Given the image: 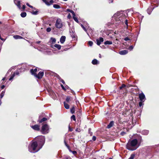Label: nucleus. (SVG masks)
Returning <instances> with one entry per match:
<instances>
[{
  "label": "nucleus",
  "mask_w": 159,
  "mask_h": 159,
  "mask_svg": "<svg viewBox=\"0 0 159 159\" xmlns=\"http://www.w3.org/2000/svg\"><path fill=\"white\" fill-rule=\"evenodd\" d=\"M39 140L38 142H34L32 143L30 146L28 147L29 151L32 153H35L38 151L43 145L45 139L43 136H39L38 137Z\"/></svg>",
  "instance_id": "nucleus-1"
},
{
  "label": "nucleus",
  "mask_w": 159,
  "mask_h": 159,
  "mask_svg": "<svg viewBox=\"0 0 159 159\" xmlns=\"http://www.w3.org/2000/svg\"><path fill=\"white\" fill-rule=\"evenodd\" d=\"M138 140L136 139H133L128 141L126 145V148L130 151H134L136 150L139 147L137 146Z\"/></svg>",
  "instance_id": "nucleus-2"
},
{
  "label": "nucleus",
  "mask_w": 159,
  "mask_h": 159,
  "mask_svg": "<svg viewBox=\"0 0 159 159\" xmlns=\"http://www.w3.org/2000/svg\"><path fill=\"white\" fill-rule=\"evenodd\" d=\"M125 17V15L122 11L117 12L114 14L113 16L116 21L120 24L122 23Z\"/></svg>",
  "instance_id": "nucleus-3"
},
{
  "label": "nucleus",
  "mask_w": 159,
  "mask_h": 159,
  "mask_svg": "<svg viewBox=\"0 0 159 159\" xmlns=\"http://www.w3.org/2000/svg\"><path fill=\"white\" fill-rule=\"evenodd\" d=\"M41 132L43 134H46L49 132V126L46 124L43 125L42 127Z\"/></svg>",
  "instance_id": "nucleus-4"
},
{
  "label": "nucleus",
  "mask_w": 159,
  "mask_h": 159,
  "mask_svg": "<svg viewBox=\"0 0 159 159\" xmlns=\"http://www.w3.org/2000/svg\"><path fill=\"white\" fill-rule=\"evenodd\" d=\"M62 26L63 24L61 19L60 18L57 19L55 23V26L56 28L60 29L62 28Z\"/></svg>",
  "instance_id": "nucleus-5"
},
{
  "label": "nucleus",
  "mask_w": 159,
  "mask_h": 159,
  "mask_svg": "<svg viewBox=\"0 0 159 159\" xmlns=\"http://www.w3.org/2000/svg\"><path fill=\"white\" fill-rule=\"evenodd\" d=\"M43 72L41 71L39 72L38 75L36 74L35 75H34V76L38 79H40L42 78L43 75Z\"/></svg>",
  "instance_id": "nucleus-6"
},
{
  "label": "nucleus",
  "mask_w": 159,
  "mask_h": 159,
  "mask_svg": "<svg viewBox=\"0 0 159 159\" xmlns=\"http://www.w3.org/2000/svg\"><path fill=\"white\" fill-rule=\"evenodd\" d=\"M139 98L141 101L142 102H144V101L145 98V96L143 93L139 94Z\"/></svg>",
  "instance_id": "nucleus-7"
},
{
  "label": "nucleus",
  "mask_w": 159,
  "mask_h": 159,
  "mask_svg": "<svg viewBox=\"0 0 159 159\" xmlns=\"http://www.w3.org/2000/svg\"><path fill=\"white\" fill-rule=\"evenodd\" d=\"M104 41V39L102 37H100L99 39H97L96 42L97 44L98 45H99L101 42H103Z\"/></svg>",
  "instance_id": "nucleus-8"
},
{
  "label": "nucleus",
  "mask_w": 159,
  "mask_h": 159,
  "mask_svg": "<svg viewBox=\"0 0 159 159\" xmlns=\"http://www.w3.org/2000/svg\"><path fill=\"white\" fill-rule=\"evenodd\" d=\"M32 128L34 130L39 131V126L37 125L32 126Z\"/></svg>",
  "instance_id": "nucleus-9"
},
{
  "label": "nucleus",
  "mask_w": 159,
  "mask_h": 159,
  "mask_svg": "<svg viewBox=\"0 0 159 159\" xmlns=\"http://www.w3.org/2000/svg\"><path fill=\"white\" fill-rule=\"evenodd\" d=\"M14 2L15 3L19 9H20L21 6H20V2L19 1L14 0Z\"/></svg>",
  "instance_id": "nucleus-10"
},
{
  "label": "nucleus",
  "mask_w": 159,
  "mask_h": 159,
  "mask_svg": "<svg viewBox=\"0 0 159 159\" xmlns=\"http://www.w3.org/2000/svg\"><path fill=\"white\" fill-rule=\"evenodd\" d=\"M66 37L65 36H62L60 38V42L61 43H63L65 41Z\"/></svg>",
  "instance_id": "nucleus-11"
},
{
  "label": "nucleus",
  "mask_w": 159,
  "mask_h": 159,
  "mask_svg": "<svg viewBox=\"0 0 159 159\" xmlns=\"http://www.w3.org/2000/svg\"><path fill=\"white\" fill-rule=\"evenodd\" d=\"M128 51L127 50H124L120 51L119 53L122 55H124L127 53Z\"/></svg>",
  "instance_id": "nucleus-12"
},
{
  "label": "nucleus",
  "mask_w": 159,
  "mask_h": 159,
  "mask_svg": "<svg viewBox=\"0 0 159 159\" xmlns=\"http://www.w3.org/2000/svg\"><path fill=\"white\" fill-rule=\"evenodd\" d=\"M37 71V68H35L34 69V70H33V69H31L30 70V72L31 73V74L33 75H35L36 74H35V72H36Z\"/></svg>",
  "instance_id": "nucleus-13"
},
{
  "label": "nucleus",
  "mask_w": 159,
  "mask_h": 159,
  "mask_svg": "<svg viewBox=\"0 0 159 159\" xmlns=\"http://www.w3.org/2000/svg\"><path fill=\"white\" fill-rule=\"evenodd\" d=\"M92 63L93 65H96L99 64V62L96 59H94L92 61Z\"/></svg>",
  "instance_id": "nucleus-14"
},
{
  "label": "nucleus",
  "mask_w": 159,
  "mask_h": 159,
  "mask_svg": "<svg viewBox=\"0 0 159 159\" xmlns=\"http://www.w3.org/2000/svg\"><path fill=\"white\" fill-rule=\"evenodd\" d=\"M114 122L113 121H111L109 125L107 126V128L108 129H109L113 125Z\"/></svg>",
  "instance_id": "nucleus-15"
},
{
  "label": "nucleus",
  "mask_w": 159,
  "mask_h": 159,
  "mask_svg": "<svg viewBox=\"0 0 159 159\" xmlns=\"http://www.w3.org/2000/svg\"><path fill=\"white\" fill-rule=\"evenodd\" d=\"M149 133V131L148 130H144L143 131H142V134H143L144 135H147Z\"/></svg>",
  "instance_id": "nucleus-16"
},
{
  "label": "nucleus",
  "mask_w": 159,
  "mask_h": 159,
  "mask_svg": "<svg viewBox=\"0 0 159 159\" xmlns=\"http://www.w3.org/2000/svg\"><path fill=\"white\" fill-rule=\"evenodd\" d=\"M152 7H150L147 9V11L148 13L149 14H150L152 10Z\"/></svg>",
  "instance_id": "nucleus-17"
},
{
  "label": "nucleus",
  "mask_w": 159,
  "mask_h": 159,
  "mask_svg": "<svg viewBox=\"0 0 159 159\" xmlns=\"http://www.w3.org/2000/svg\"><path fill=\"white\" fill-rule=\"evenodd\" d=\"M13 37L15 39H21L23 38L22 37L18 35H14Z\"/></svg>",
  "instance_id": "nucleus-18"
},
{
  "label": "nucleus",
  "mask_w": 159,
  "mask_h": 159,
  "mask_svg": "<svg viewBox=\"0 0 159 159\" xmlns=\"http://www.w3.org/2000/svg\"><path fill=\"white\" fill-rule=\"evenodd\" d=\"M54 47L55 48H57L58 50L60 49L61 47L60 45L58 44H55L54 45Z\"/></svg>",
  "instance_id": "nucleus-19"
},
{
  "label": "nucleus",
  "mask_w": 159,
  "mask_h": 159,
  "mask_svg": "<svg viewBox=\"0 0 159 159\" xmlns=\"http://www.w3.org/2000/svg\"><path fill=\"white\" fill-rule=\"evenodd\" d=\"M64 105L65 108L66 109H68L69 108V105L66 103V102H64Z\"/></svg>",
  "instance_id": "nucleus-20"
},
{
  "label": "nucleus",
  "mask_w": 159,
  "mask_h": 159,
  "mask_svg": "<svg viewBox=\"0 0 159 159\" xmlns=\"http://www.w3.org/2000/svg\"><path fill=\"white\" fill-rule=\"evenodd\" d=\"M5 93V91H3L0 94V98L1 99H2L3 97L4 96Z\"/></svg>",
  "instance_id": "nucleus-21"
},
{
  "label": "nucleus",
  "mask_w": 159,
  "mask_h": 159,
  "mask_svg": "<svg viewBox=\"0 0 159 159\" xmlns=\"http://www.w3.org/2000/svg\"><path fill=\"white\" fill-rule=\"evenodd\" d=\"M112 41H107L104 42V44L105 45H111L112 44Z\"/></svg>",
  "instance_id": "nucleus-22"
},
{
  "label": "nucleus",
  "mask_w": 159,
  "mask_h": 159,
  "mask_svg": "<svg viewBox=\"0 0 159 159\" xmlns=\"http://www.w3.org/2000/svg\"><path fill=\"white\" fill-rule=\"evenodd\" d=\"M53 7L55 8L59 9L61 8L60 6L58 4H54Z\"/></svg>",
  "instance_id": "nucleus-23"
},
{
  "label": "nucleus",
  "mask_w": 159,
  "mask_h": 159,
  "mask_svg": "<svg viewBox=\"0 0 159 159\" xmlns=\"http://www.w3.org/2000/svg\"><path fill=\"white\" fill-rule=\"evenodd\" d=\"M21 16L22 17H25L26 16V13L25 12H22L20 14Z\"/></svg>",
  "instance_id": "nucleus-24"
},
{
  "label": "nucleus",
  "mask_w": 159,
  "mask_h": 159,
  "mask_svg": "<svg viewBox=\"0 0 159 159\" xmlns=\"http://www.w3.org/2000/svg\"><path fill=\"white\" fill-rule=\"evenodd\" d=\"M43 2H44L47 5L49 6L51 4L49 3L48 1H46V0H42Z\"/></svg>",
  "instance_id": "nucleus-25"
},
{
  "label": "nucleus",
  "mask_w": 159,
  "mask_h": 159,
  "mask_svg": "<svg viewBox=\"0 0 159 159\" xmlns=\"http://www.w3.org/2000/svg\"><path fill=\"white\" fill-rule=\"evenodd\" d=\"M47 120V118L44 117V118H43L41 120L39 121V122L40 123H42V122H43V121H44Z\"/></svg>",
  "instance_id": "nucleus-26"
},
{
  "label": "nucleus",
  "mask_w": 159,
  "mask_h": 159,
  "mask_svg": "<svg viewBox=\"0 0 159 159\" xmlns=\"http://www.w3.org/2000/svg\"><path fill=\"white\" fill-rule=\"evenodd\" d=\"M51 41L52 42V43H54L56 42V39L55 38H51Z\"/></svg>",
  "instance_id": "nucleus-27"
},
{
  "label": "nucleus",
  "mask_w": 159,
  "mask_h": 159,
  "mask_svg": "<svg viewBox=\"0 0 159 159\" xmlns=\"http://www.w3.org/2000/svg\"><path fill=\"white\" fill-rule=\"evenodd\" d=\"M15 76V73H14L10 77V78L9 79V80H12L13 79V78Z\"/></svg>",
  "instance_id": "nucleus-28"
},
{
  "label": "nucleus",
  "mask_w": 159,
  "mask_h": 159,
  "mask_svg": "<svg viewBox=\"0 0 159 159\" xmlns=\"http://www.w3.org/2000/svg\"><path fill=\"white\" fill-rule=\"evenodd\" d=\"M73 18L74 20L76 22L78 23L79 22V21H78L77 18L75 16H73Z\"/></svg>",
  "instance_id": "nucleus-29"
},
{
  "label": "nucleus",
  "mask_w": 159,
  "mask_h": 159,
  "mask_svg": "<svg viewBox=\"0 0 159 159\" xmlns=\"http://www.w3.org/2000/svg\"><path fill=\"white\" fill-rule=\"evenodd\" d=\"M126 87V85L124 84L122 85L121 86L119 87L120 89H122L123 88H125Z\"/></svg>",
  "instance_id": "nucleus-30"
},
{
  "label": "nucleus",
  "mask_w": 159,
  "mask_h": 159,
  "mask_svg": "<svg viewBox=\"0 0 159 159\" xmlns=\"http://www.w3.org/2000/svg\"><path fill=\"white\" fill-rule=\"evenodd\" d=\"M81 26L84 29V30L87 33V34L89 35L88 34L87 32V30L86 29V28L83 25L81 24Z\"/></svg>",
  "instance_id": "nucleus-31"
},
{
  "label": "nucleus",
  "mask_w": 159,
  "mask_h": 159,
  "mask_svg": "<svg viewBox=\"0 0 159 159\" xmlns=\"http://www.w3.org/2000/svg\"><path fill=\"white\" fill-rule=\"evenodd\" d=\"M134 156L135 155L134 154H132L128 159H133L134 158Z\"/></svg>",
  "instance_id": "nucleus-32"
},
{
  "label": "nucleus",
  "mask_w": 159,
  "mask_h": 159,
  "mask_svg": "<svg viewBox=\"0 0 159 159\" xmlns=\"http://www.w3.org/2000/svg\"><path fill=\"white\" fill-rule=\"evenodd\" d=\"M70 100V97L69 96H67L66 99V101L67 102H68Z\"/></svg>",
  "instance_id": "nucleus-33"
},
{
  "label": "nucleus",
  "mask_w": 159,
  "mask_h": 159,
  "mask_svg": "<svg viewBox=\"0 0 159 159\" xmlns=\"http://www.w3.org/2000/svg\"><path fill=\"white\" fill-rule=\"evenodd\" d=\"M69 151L72 153L74 155L77 154V152L75 151H71L70 150V149L69 150Z\"/></svg>",
  "instance_id": "nucleus-34"
},
{
  "label": "nucleus",
  "mask_w": 159,
  "mask_h": 159,
  "mask_svg": "<svg viewBox=\"0 0 159 159\" xmlns=\"http://www.w3.org/2000/svg\"><path fill=\"white\" fill-rule=\"evenodd\" d=\"M64 143H65V145L66 146V147H67V148L69 149V150H70V146L68 145V144L66 143L65 140H64Z\"/></svg>",
  "instance_id": "nucleus-35"
},
{
  "label": "nucleus",
  "mask_w": 159,
  "mask_h": 159,
  "mask_svg": "<svg viewBox=\"0 0 159 159\" xmlns=\"http://www.w3.org/2000/svg\"><path fill=\"white\" fill-rule=\"evenodd\" d=\"M32 13L33 15H37L38 14V11H32Z\"/></svg>",
  "instance_id": "nucleus-36"
},
{
  "label": "nucleus",
  "mask_w": 159,
  "mask_h": 159,
  "mask_svg": "<svg viewBox=\"0 0 159 159\" xmlns=\"http://www.w3.org/2000/svg\"><path fill=\"white\" fill-rule=\"evenodd\" d=\"M71 119H72V120H75L76 119H75V116L74 115H73L71 116Z\"/></svg>",
  "instance_id": "nucleus-37"
},
{
  "label": "nucleus",
  "mask_w": 159,
  "mask_h": 159,
  "mask_svg": "<svg viewBox=\"0 0 159 159\" xmlns=\"http://www.w3.org/2000/svg\"><path fill=\"white\" fill-rule=\"evenodd\" d=\"M71 112H72V113H73L75 111V108L74 107H73L72 108H71Z\"/></svg>",
  "instance_id": "nucleus-38"
},
{
  "label": "nucleus",
  "mask_w": 159,
  "mask_h": 159,
  "mask_svg": "<svg viewBox=\"0 0 159 159\" xmlns=\"http://www.w3.org/2000/svg\"><path fill=\"white\" fill-rule=\"evenodd\" d=\"M133 48L132 45H131L129 47L128 49L130 50H132L133 49Z\"/></svg>",
  "instance_id": "nucleus-39"
},
{
  "label": "nucleus",
  "mask_w": 159,
  "mask_h": 159,
  "mask_svg": "<svg viewBox=\"0 0 159 159\" xmlns=\"http://www.w3.org/2000/svg\"><path fill=\"white\" fill-rule=\"evenodd\" d=\"M51 28L50 27H48L47 28L46 31L47 32H50L51 31Z\"/></svg>",
  "instance_id": "nucleus-40"
},
{
  "label": "nucleus",
  "mask_w": 159,
  "mask_h": 159,
  "mask_svg": "<svg viewBox=\"0 0 159 159\" xmlns=\"http://www.w3.org/2000/svg\"><path fill=\"white\" fill-rule=\"evenodd\" d=\"M89 46H92L93 44V42L92 41H89Z\"/></svg>",
  "instance_id": "nucleus-41"
},
{
  "label": "nucleus",
  "mask_w": 159,
  "mask_h": 159,
  "mask_svg": "<svg viewBox=\"0 0 159 159\" xmlns=\"http://www.w3.org/2000/svg\"><path fill=\"white\" fill-rule=\"evenodd\" d=\"M70 12L72 14L73 16H75V14L74 11H73L72 10H70Z\"/></svg>",
  "instance_id": "nucleus-42"
},
{
  "label": "nucleus",
  "mask_w": 159,
  "mask_h": 159,
  "mask_svg": "<svg viewBox=\"0 0 159 159\" xmlns=\"http://www.w3.org/2000/svg\"><path fill=\"white\" fill-rule=\"evenodd\" d=\"M125 134H126V132H124V131H122V132H121V133H120L121 135L122 136H124Z\"/></svg>",
  "instance_id": "nucleus-43"
},
{
  "label": "nucleus",
  "mask_w": 159,
  "mask_h": 159,
  "mask_svg": "<svg viewBox=\"0 0 159 159\" xmlns=\"http://www.w3.org/2000/svg\"><path fill=\"white\" fill-rule=\"evenodd\" d=\"M124 40L125 41H128V40H130V39H129V38H128V37H127L125 38H124Z\"/></svg>",
  "instance_id": "nucleus-44"
},
{
  "label": "nucleus",
  "mask_w": 159,
  "mask_h": 159,
  "mask_svg": "<svg viewBox=\"0 0 159 159\" xmlns=\"http://www.w3.org/2000/svg\"><path fill=\"white\" fill-rule=\"evenodd\" d=\"M26 5H27L29 7H30V8H33V7L32 6L30 5L28 3H26Z\"/></svg>",
  "instance_id": "nucleus-45"
},
{
  "label": "nucleus",
  "mask_w": 159,
  "mask_h": 159,
  "mask_svg": "<svg viewBox=\"0 0 159 159\" xmlns=\"http://www.w3.org/2000/svg\"><path fill=\"white\" fill-rule=\"evenodd\" d=\"M142 102H142L141 101L139 102V106L140 107H141L142 105H143Z\"/></svg>",
  "instance_id": "nucleus-46"
},
{
  "label": "nucleus",
  "mask_w": 159,
  "mask_h": 159,
  "mask_svg": "<svg viewBox=\"0 0 159 159\" xmlns=\"http://www.w3.org/2000/svg\"><path fill=\"white\" fill-rule=\"evenodd\" d=\"M92 139L94 141H95L96 139V137L95 136H93L92 137Z\"/></svg>",
  "instance_id": "nucleus-47"
},
{
  "label": "nucleus",
  "mask_w": 159,
  "mask_h": 159,
  "mask_svg": "<svg viewBox=\"0 0 159 159\" xmlns=\"http://www.w3.org/2000/svg\"><path fill=\"white\" fill-rule=\"evenodd\" d=\"M90 130H91V129H89V133L90 134V135H92V132H91Z\"/></svg>",
  "instance_id": "nucleus-48"
},
{
  "label": "nucleus",
  "mask_w": 159,
  "mask_h": 159,
  "mask_svg": "<svg viewBox=\"0 0 159 159\" xmlns=\"http://www.w3.org/2000/svg\"><path fill=\"white\" fill-rule=\"evenodd\" d=\"M54 2V1L53 0H50L49 2V3L51 4L53 3Z\"/></svg>",
  "instance_id": "nucleus-49"
},
{
  "label": "nucleus",
  "mask_w": 159,
  "mask_h": 159,
  "mask_svg": "<svg viewBox=\"0 0 159 159\" xmlns=\"http://www.w3.org/2000/svg\"><path fill=\"white\" fill-rule=\"evenodd\" d=\"M75 131L78 132H80V129L77 128L75 130Z\"/></svg>",
  "instance_id": "nucleus-50"
},
{
  "label": "nucleus",
  "mask_w": 159,
  "mask_h": 159,
  "mask_svg": "<svg viewBox=\"0 0 159 159\" xmlns=\"http://www.w3.org/2000/svg\"><path fill=\"white\" fill-rule=\"evenodd\" d=\"M125 24L127 25V27L128 26V20L126 19L125 21Z\"/></svg>",
  "instance_id": "nucleus-51"
},
{
  "label": "nucleus",
  "mask_w": 159,
  "mask_h": 159,
  "mask_svg": "<svg viewBox=\"0 0 159 159\" xmlns=\"http://www.w3.org/2000/svg\"><path fill=\"white\" fill-rule=\"evenodd\" d=\"M57 77L59 80L60 81L61 80V78L59 76V75H58L57 76Z\"/></svg>",
  "instance_id": "nucleus-52"
},
{
  "label": "nucleus",
  "mask_w": 159,
  "mask_h": 159,
  "mask_svg": "<svg viewBox=\"0 0 159 159\" xmlns=\"http://www.w3.org/2000/svg\"><path fill=\"white\" fill-rule=\"evenodd\" d=\"M139 142H142V138H141V137H139Z\"/></svg>",
  "instance_id": "nucleus-53"
},
{
  "label": "nucleus",
  "mask_w": 159,
  "mask_h": 159,
  "mask_svg": "<svg viewBox=\"0 0 159 159\" xmlns=\"http://www.w3.org/2000/svg\"><path fill=\"white\" fill-rule=\"evenodd\" d=\"M61 87L62 88V89H63L64 90H65V89L64 86H63V85L62 84H61Z\"/></svg>",
  "instance_id": "nucleus-54"
},
{
  "label": "nucleus",
  "mask_w": 159,
  "mask_h": 159,
  "mask_svg": "<svg viewBox=\"0 0 159 159\" xmlns=\"http://www.w3.org/2000/svg\"><path fill=\"white\" fill-rule=\"evenodd\" d=\"M25 8V5H23L22 6V8L23 10H24Z\"/></svg>",
  "instance_id": "nucleus-55"
},
{
  "label": "nucleus",
  "mask_w": 159,
  "mask_h": 159,
  "mask_svg": "<svg viewBox=\"0 0 159 159\" xmlns=\"http://www.w3.org/2000/svg\"><path fill=\"white\" fill-rule=\"evenodd\" d=\"M66 159H72L70 157H66Z\"/></svg>",
  "instance_id": "nucleus-56"
},
{
  "label": "nucleus",
  "mask_w": 159,
  "mask_h": 159,
  "mask_svg": "<svg viewBox=\"0 0 159 159\" xmlns=\"http://www.w3.org/2000/svg\"><path fill=\"white\" fill-rule=\"evenodd\" d=\"M14 73L15 74V75H18L19 74V72L18 71Z\"/></svg>",
  "instance_id": "nucleus-57"
},
{
  "label": "nucleus",
  "mask_w": 159,
  "mask_h": 159,
  "mask_svg": "<svg viewBox=\"0 0 159 159\" xmlns=\"http://www.w3.org/2000/svg\"><path fill=\"white\" fill-rule=\"evenodd\" d=\"M61 82L63 84H65V81H64V80H63L62 79H61Z\"/></svg>",
  "instance_id": "nucleus-58"
},
{
  "label": "nucleus",
  "mask_w": 159,
  "mask_h": 159,
  "mask_svg": "<svg viewBox=\"0 0 159 159\" xmlns=\"http://www.w3.org/2000/svg\"><path fill=\"white\" fill-rule=\"evenodd\" d=\"M5 86L4 85H2V86L1 88L2 89H3L5 88Z\"/></svg>",
  "instance_id": "nucleus-59"
},
{
  "label": "nucleus",
  "mask_w": 159,
  "mask_h": 159,
  "mask_svg": "<svg viewBox=\"0 0 159 159\" xmlns=\"http://www.w3.org/2000/svg\"><path fill=\"white\" fill-rule=\"evenodd\" d=\"M40 42H41L40 41H37V42H35V43H37V44H39L40 43Z\"/></svg>",
  "instance_id": "nucleus-60"
},
{
  "label": "nucleus",
  "mask_w": 159,
  "mask_h": 159,
  "mask_svg": "<svg viewBox=\"0 0 159 159\" xmlns=\"http://www.w3.org/2000/svg\"><path fill=\"white\" fill-rule=\"evenodd\" d=\"M113 2V0H109V3H110L111 2L112 3Z\"/></svg>",
  "instance_id": "nucleus-61"
},
{
  "label": "nucleus",
  "mask_w": 159,
  "mask_h": 159,
  "mask_svg": "<svg viewBox=\"0 0 159 159\" xmlns=\"http://www.w3.org/2000/svg\"><path fill=\"white\" fill-rule=\"evenodd\" d=\"M69 131H72V129L71 128H70V127L69 128Z\"/></svg>",
  "instance_id": "nucleus-62"
},
{
  "label": "nucleus",
  "mask_w": 159,
  "mask_h": 159,
  "mask_svg": "<svg viewBox=\"0 0 159 159\" xmlns=\"http://www.w3.org/2000/svg\"><path fill=\"white\" fill-rule=\"evenodd\" d=\"M2 103V101L1 99H0V106L1 105Z\"/></svg>",
  "instance_id": "nucleus-63"
},
{
  "label": "nucleus",
  "mask_w": 159,
  "mask_h": 159,
  "mask_svg": "<svg viewBox=\"0 0 159 159\" xmlns=\"http://www.w3.org/2000/svg\"><path fill=\"white\" fill-rule=\"evenodd\" d=\"M5 79V78L4 77L2 79V80H4Z\"/></svg>",
  "instance_id": "nucleus-64"
}]
</instances>
